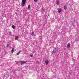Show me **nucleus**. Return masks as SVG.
I'll list each match as a JSON object with an SVG mask.
<instances>
[{"label": "nucleus", "mask_w": 79, "mask_h": 79, "mask_svg": "<svg viewBox=\"0 0 79 79\" xmlns=\"http://www.w3.org/2000/svg\"><path fill=\"white\" fill-rule=\"evenodd\" d=\"M64 10H66V9H67V6H64Z\"/></svg>", "instance_id": "nucleus-8"}, {"label": "nucleus", "mask_w": 79, "mask_h": 79, "mask_svg": "<svg viewBox=\"0 0 79 79\" xmlns=\"http://www.w3.org/2000/svg\"><path fill=\"white\" fill-rule=\"evenodd\" d=\"M28 10H30L31 9V5H29L28 6Z\"/></svg>", "instance_id": "nucleus-7"}, {"label": "nucleus", "mask_w": 79, "mask_h": 79, "mask_svg": "<svg viewBox=\"0 0 79 79\" xmlns=\"http://www.w3.org/2000/svg\"><path fill=\"white\" fill-rule=\"evenodd\" d=\"M34 32H32V33L31 34V35H34Z\"/></svg>", "instance_id": "nucleus-14"}, {"label": "nucleus", "mask_w": 79, "mask_h": 79, "mask_svg": "<svg viewBox=\"0 0 79 79\" xmlns=\"http://www.w3.org/2000/svg\"><path fill=\"white\" fill-rule=\"evenodd\" d=\"M9 45H10V44H7V47H9Z\"/></svg>", "instance_id": "nucleus-15"}, {"label": "nucleus", "mask_w": 79, "mask_h": 79, "mask_svg": "<svg viewBox=\"0 0 79 79\" xmlns=\"http://www.w3.org/2000/svg\"><path fill=\"white\" fill-rule=\"evenodd\" d=\"M7 76L8 77H9V76H10V74H9L7 75Z\"/></svg>", "instance_id": "nucleus-20"}, {"label": "nucleus", "mask_w": 79, "mask_h": 79, "mask_svg": "<svg viewBox=\"0 0 79 79\" xmlns=\"http://www.w3.org/2000/svg\"><path fill=\"white\" fill-rule=\"evenodd\" d=\"M30 56H31V57H32V56H33V55H31Z\"/></svg>", "instance_id": "nucleus-19"}, {"label": "nucleus", "mask_w": 79, "mask_h": 79, "mask_svg": "<svg viewBox=\"0 0 79 79\" xmlns=\"http://www.w3.org/2000/svg\"><path fill=\"white\" fill-rule=\"evenodd\" d=\"M37 0H34V2H36Z\"/></svg>", "instance_id": "nucleus-18"}, {"label": "nucleus", "mask_w": 79, "mask_h": 79, "mask_svg": "<svg viewBox=\"0 0 79 79\" xmlns=\"http://www.w3.org/2000/svg\"><path fill=\"white\" fill-rule=\"evenodd\" d=\"M27 61H21L19 62V63H20L21 65L24 64V63H27Z\"/></svg>", "instance_id": "nucleus-3"}, {"label": "nucleus", "mask_w": 79, "mask_h": 79, "mask_svg": "<svg viewBox=\"0 0 79 79\" xmlns=\"http://www.w3.org/2000/svg\"><path fill=\"white\" fill-rule=\"evenodd\" d=\"M41 10H43V11L45 10V9H43V8H42L41 9Z\"/></svg>", "instance_id": "nucleus-16"}, {"label": "nucleus", "mask_w": 79, "mask_h": 79, "mask_svg": "<svg viewBox=\"0 0 79 79\" xmlns=\"http://www.w3.org/2000/svg\"><path fill=\"white\" fill-rule=\"evenodd\" d=\"M20 52H21L20 51L19 52L17 53H16V55H19V53H20Z\"/></svg>", "instance_id": "nucleus-13"}, {"label": "nucleus", "mask_w": 79, "mask_h": 79, "mask_svg": "<svg viewBox=\"0 0 79 79\" xmlns=\"http://www.w3.org/2000/svg\"><path fill=\"white\" fill-rule=\"evenodd\" d=\"M10 48H11V46H10Z\"/></svg>", "instance_id": "nucleus-21"}, {"label": "nucleus", "mask_w": 79, "mask_h": 79, "mask_svg": "<svg viewBox=\"0 0 79 79\" xmlns=\"http://www.w3.org/2000/svg\"><path fill=\"white\" fill-rule=\"evenodd\" d=\"M14 52V48H12L11 51V52H12V53H13Z\"/></svg>", "instance_id": "nucleus-9"}, {"label": "nucleus", "mask_w": 79, "mask_h": 79, "mask_svg": "<svg viewBox=\"0 0 79 79\" xmlns=\"http://www.w3.org/2000/svg\"><path fill=\"white\" fill-rule=\"evenodd\" d=\"M12 28H13V29H15V25H13L12 26Z\"/></svg>", "instance_id": "nucleus-12"}, {"label": "nucleus", "mask_w": 79, "mask_h": 79, "mask_svg": "<svg viewBox=\"0 0 79 79\" xmlns=\"http://www.w3.org/2000/svg\"><path fill=\"white\" fill-rule=\"evenodd\" d=\"M26 2V0H22L21 6H24Z\"/></svg>", "instance_id": "nucleus-1"}, {"label": "nucleus", "mask_w": 79, "mask_h": 79, "mask_svg": "<svg viewBox=\"0 0 79 79\" xmlns=\"http://www.w3.org/2000/svg\"><path fill=\"white\" fill-rule=\"evenodd\" d=\"M67 47V48H69V47H70V43H68Z\"/></svg>", "instance_id": "nucleus-5"}, {"label": "nucleus", "mask_w": 79, "mask_h": 79, "mask_svg": "<svg viewBox=\"0 0 79 79\" xmlns=\"http://www.w3.org/2000/svg\"><path fill=\"white\" fill-rule=\"evenodd\" d=\"M59 3H60V2L59 1L56 0V4H57V5H59Z\"/></svg>", "instance_id": "nucleus-6"}, {"label": "nucleus", "mask_w": 79, "mask_h": 79, "mask_svg": "<svg viewBox=\"0 0 79 79\" xmlns=\"http://www.w3.org/2000/svg\"><path fill=\"white\" fill-rule=\"evenodd\" d=\"M45 62L46 65H47V64H48V63H49V62L48 61V60H46L45 61Z\"/></svg>", "instance_id": "nucleus-4"}, {"label": "nucleus", "mask_w": 79, "mask_h": 79, "mask_svg": "<svg viewBox=\"0 0 79 79\" xmlns=\"http://www.w3.org/2000/svg\"><path fill=\"white\" fill-rule=\"evenodd\" d=\"M58 11L59 13H60L61 12V10L60 9H59Z\"/></svg>", "instance_id": "nucleus-11"}, {"label": "nucleus", "mask_w": 79, "mask_h": 79, "mask_svg": "<svg viewBox=\"0 0 79 79\" xmlns=\"http://www.w3.org/2000/svg\"><path fill=\"white\" fill-rule=\"evenodd\" d=\"M11 34V31L9 32V34L10 35V34Z\"/></svg>", "instance_id": "nucleus-17"}, {"label": "nucleus", "mask_w": 79, "mask_h": 79, "mask_svg": "<svg viewBox=\"0 0 79 79\" xmlns=\"http://www.w3.org/2000/svg\"><path fill=\"white\" fill-rule=\"evenodd\" d=\"M58 52V50L56 49V48H55L53 50V51L52 52V54H55V53H56V52Z\"/></svg>", "instance_id": "nucleus-2"}, {"label": "nucleus", "mask_w": 79, "mask_h": 79, "mask_svg": "<svg viewBox=\"0 0 79 79\" xmlns=\"http://www.w3.org/2000/svg\"><path fill=\"white\" fill-rule=\"evenodd\" d=\"M19 38V37H18V36H16L15 38V40H18V39Z\"/></svg>", "instance_id": "nucleus-10"}, {"label": "nucleus", "mask_w": 79, "mask_h": 79, "mask_svg": "<svg viewBox=\"0 0 79 79\" xmlns=\"http://www.w3.org/2000/svg\"><path fill=\"white\" fill-rule=\"evenodd\" d=\"M57 1H58L59 0H56Z\"/></svg>", "instance_id": "nucleus-22"}]
</instances>
